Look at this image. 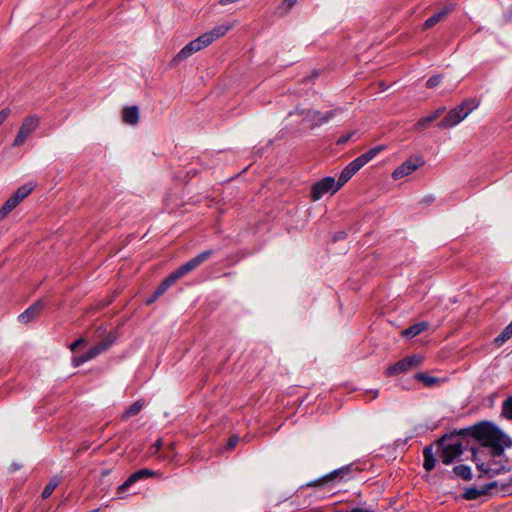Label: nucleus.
<instances>
[{"instance_id": "obj_46", "label": "nucleus", "mask_w": 512, "mask_h": 512, "mask_svg": "<svg viewBox=\"0 0 512 512\" xmlns=\"http://www.w3.org/2000/svg\"><path fill=\"white\" fill-rule=\"evenodd\" d=\"M84 339L83 338H78L77 340H75L71 345H70V349L71 351H75L77 347H79L80 345H82L84 343Z\"/></svg>"}, {"instance_id": "obj_23", "label": "nucleus", "mask_w": 512, "mask_h": 512, "mask_svg": "<svg viewBox=\"0 0 512 512\" xmlns=\"http://www.w3.org/2000/svg\"><path fill=\"white\" fill-rule=\"evenodd\" d=\"M176 281L177 279L174 277L172 273H170L154 290L155 297H160L161 295H163Z\"/></svg>"}, {"instance_id": "obj_32", "label": "nucleus", "mask_w": 512, "mask_h": 512, "mask_svg": "<svg viewBox=\"0 0 512 512\" xmlns=\"http://www.w3.org/2000/svg\"><path fill=\"white\" fill-rule=\"evenodd\" d=\"M354 175H352L347 169H343L340 173L338 180L336 181V189H340L344 186Z\"/></svg>"}, {"instance_id": "obj_52", "label": "nucleus", "mask_w": 512, "mask_h": 512, "mask_svg": "<svg viewBox=\"0 0 512 512\" xmlns=\"http://www.w3.org/2000/svg\"><path fill=\"white\" fill-rule=\"evenodd\" d=\"M18 469H20V465H18V464H16V463H13V464L11 465V470H12V471H16V470H18Z\"/></svg>"}, {"instance_id": "obj_15", "label": "nucleus", "mask_w": 512, "mask_h": 512, "mask_svg": "<svg viewBox=\"0 0 512 512\" xmlns=\"http://www.w3.org/2000/svg\"><path fill=\"white\" fill-rule=\"evenodd\" d=\"M495 485H496V482H489V483L485 484L484 486H482L481 488H475V487L468 488L464 492L463 497L466 500H475L482 495L488 494L492 490L493 486H495Z\"/></svg>"}, {"instance_id": "obj_11", "label": "nucleus", "mask_w": 512, "mask_h": 512, "mask_svg": "<svg viewBox=\"0 0 512 512\" xmlns=\"http://www.w3.org/2000/svg\"><path fill=\"white\" fill-rule=\"evenodd\" d=\"M205 47H207V45H206L205 41L203 40L202 36L200 35L198 38L190 41L187 45H185L176 54L173 61L176 63H179Z\"/></svg>"}, {"instance_id": "obj_50", "label": "nucleus", "mask_w": 512, "mask_h": 512, "mask_svg": "<svg viewBox=\"0 0 512 512\" xmlns=\"http://www.w3.org/2000/svg\"><path fill=\"white\" fill-rule=\"evenodd\" d=\"M159 297H155V291L153 292V294L151 295L150 298L147 299L146 303L147 304H152L153 302H155Z\"/></svg>"}, {"instance_id": "obj_37", "label": "nucleus", "mask_w": 512, "mask_h": 512, "mask_svg": "<svg viewBox=\"0 0 512 512\" xmlns=\"http://www.w3.org/2000/svg\"><path fill=\"white\" fill-rule=\"evenodd\" d=\"M29 136L30 135L26 134L25 129H20L18 134L16 135V137L14 139L13 146H20V145H22Z\"/></svg>"}, {"instance_id": "obj_18", "label": "nucleus", "mask_w": 512, "mask_h": 512, "mask_svg": "<svg viewBox=\"0 0 512 512\" xmlns=\"http://www.w3.org/2000/svg\"><path fill=\"white\" fill-rule=\"evenodd\" d=\"M123 120L129 125H136L139 121V108L136 105L126 106L123 109Z\"/></svg>"}, {"instance_id": "obj_40", "label": "nucleus", "mask_w": 512, "mask_h": 512, "mask_svg": "<svg viewBox=\"0 0 512 512\" xmlns=\"http://www.w3.org/2000/svg\"><path fill=\"white\" fill-rule=\"evenodd\" d=\"M100 353H102V351L100 350V348L98 347V345H94L92 348H90L87 352H86V359H89L92 360L93 358L97 357Z\"/></svg>"}, {"instance_id": "obj_2", "label": "nucleus", "mask_w": 512, "mask_h": 512, "mask_svg": "<svg viewBox=\"0 0 512 512\" xmlns=\"http://www.w3.org/2000/svg\"><path fill=\"white\" fill-rule=\"evenodd\" d=\"M473 461L477 469L489 477H494L511 470L510 460L504 452L501 455L479 457V452L473 451Z\"/></svg>"}, {"instance_id": "obj_43", "label": "nucleus", "mask_w": 512, "mask_h": 512, "mask_svg": "<svg viewBox=\"0 0 512 512\" xmlns=\"http://www.w3.org/2000/svg\"><path fill=\"white\" fill-rule=\"evenodd\" d=\"M239 442V437L237 435H232L228 439V448L233 449Z\"/></svg>"}, {"instance_id": "obj_35", "label": "nucleus", "mask_w": 512, "mask_h": 512, "mask_svg": "<svg viewBox=\"0 0 512 512\" xmlns=\"http://www.w3.org/2000/svg\"><path fill=\"white\" fill-rule=\"evenodd\" d=\"M363 166L364 165L360 159L356 157L345 167V169H347L352 175H355Z\"/></svg>"}, {"instance_id": "obj_33", "label": "nucleus", "mask_w": 512, "mask_h": 512, "mask_svg": "<svg viewBox=\"0 0 512 512\" xmlns=\"http://www.w3.org/2000/svg\"><path fill=\"white\" fill-rule=\"evenodd\" d=\"M136 483L135 480L132 479V474L117 488V495L119 498L123 497V494L126 492V490L132 485Z\"/></svg>"}, {"instance_id": "obj_13", "label": "nucleus", "mask_w": 512, "mask_h": 512, "mask_svg": "<svg viewBox=\"0 0 512 512\" xmlns=\"http://www.w3.org/2000/svg\"><path fill=\"white\" fill-rule=\"evenodd\" d=\"M232 28L231 24H221L215 26L210 31L203 33L201 36L205 41L206 45L209 46L215 40L223 37L230 29Z\"/></svg>"}, {"instance_id": "obj_12", "label": "nucleus", "mask_w": 512, "mask_h": 512, "mask_svg": "<svg viewBox=\"0 0 512 512\" xmlns=\"http://www.w3.org/2000/svg\"><path fill=\"white\" fill-rule=\"evenodd\" d=\"M44 307L45 302L42 299H38L18 316L19 322L24 324L31 322L40 315Z\"/></svg>"}, {"instance_id": "obj_4", "label": "nucleus", "mask_w": 512, "mask_h": 512, "mask_svg": "<svg viewBox=\"0 0 512 512\" xmlns=\"http://www.w3.org/2000/svg\"><path fill=\"white\" fill-rule=\"evenodd\" d=\"M480 101L477 98H465L461 104L451 109L448 114L438 123L440 128H451L459 124L473 110L478 108Z\"/></svg>"}, {"instance_id": "obj_25", "label": "nucleus", "mask_w": 512, "mask_h": 512, "mask_svg": "<svg viewBox=\"0 0 512 512\" xmlns=\"http://www.w3.org/2000/svg\"><path fill=\"white\" fill-rule=\"evenodd\" d=\"M453 472L457 477L462 478L463 480H471L472 479V471H471L470 466H468V465H465V464L456 465L453 468Z\"/></svg>"}, {"instance_id": "obj_42", "label": "nucleus", "mask_w": 512, "mask_h": 512, "mask_svg": "<svg viewBox=\"0 0 512 512\" xmlns=\"http://www.w3.org/2000/svg\"><path fill=\"white\" fill-rule=\"evenodd\" d=\"M354 132H351V133H348V134H345L343 136H341L337 141H336V144L337 145H344L345 143H347L351 137L353 136Z\"/></svg>"}, {"instance_id": "obj_17", "label": "nucleus", "mask_w": 512, "mask_h": 512, "mask_svg": "<svg viewBox=\"0 0 512 512\" xmlns=\"http://www.w3.org/2000/svg\"><path fill=\"white\" fill-rule=\"evenodd\" d=\"M444 110H445V108L441 107V108L436 109L434 112H431L427 116L420 118L416 122V124L414 126V129L415 130L426 129L427 127H429V125L433 121H435L444 112Z\"/></svg>"}, {"instance_id": "obj_54", "label": "nucleus", "mask_w": 512, "mask_h": 512, "mask_svg": "<svg viewBox=\"0 0 512 512\" xmlns=\"http://www.w3.org/2000/svg\"><path fill=\"white\" fill-rule=\"evenodd\" d=\"M90 512H99V510L98 509H93Z\"/></svg>"}, {"instance_id": "obj_24", "label": "nucleus", "mask_w": 512, "mask_h": 512, "mask_svg": "<svg viewBox=\"0 0 512 512\" xmlns=\"http://www.w3.org/2000/svg\"><path fill=\"white\" fill-rule=\"evenodd\" d=\"M158 476H160V473L158 471H155V470H152L149 468H142V469H139V470L135 471L134 473H132V479L135 480L136 482L143 480V479L158 477Z\"/></svg>"}, {"instance_id": "obj_49", "label": "nucleus", "mask_w": 512, "mask_h": 512, "mask_svg": "<svg viewBox=\"0 0 512 512\" xmlns=\"http://www.w3.org/2000/svg\"><path fill=\"white\" fill-rule=\"evenodd\" d=\"M297 2V0H284V4L288 7V8H291L295 5V3Z\"/></svg>"}, {"instance_id": "obj_53", "label": "nucleus", "mask_w": 512, "mask_h": 512, "mask_svg": "<svg viewBox=\"0 0 512 512\" xmlns=\"http://www.w3.org/2000/svg\"><path fill=\"white\" fill-rule=\"evenodd\" d=\"M378 396V390H375L374 391V398H376Z\"/></svg>"}, {"instance_id": "obj_30", "label": "nucleus", "mask_w": 512, "mask_h": 512, "mask_svg": "<svg viewBox=\"0 0 512 512\" xmlns=\"http://www.w3.org/2000/svg\"><path fill=\"white\" fill-rule=\"evenodd\" d=\"M415 379L422 382L427 387H432L439 382V379L425 373H417Z\"/></svg>"}, {"instance_id": "obj_5", "label": "nucleus", "mask_w": 512, "mask_h": 512, "mask_svg": "<svg viewBox=\"0 0 512 512\" xmlns=\"http://www.w3.org/2000/svg\"><path fill=\"white\" fill-rule=\"evenodd\" d=\"M33 188L28 184L20 186L0 208V221L13 211L33 191Z\"/></svg>"}, {"instance_id": "obj_7", "label": "nucleus", "mask_w": 512, "mask_h": 512, "mask_svg": "<svg viewBox=\"0 0 512 512\" xmlns=\"http://www.w3.org/2000/svg\"><path fill=\"white\" fill-rule=\"evenodd\" d=\"M296 111L299 114L304 116L303 117L304 121H310L312 123L311 124L312 128L321 126V125L329 122L331 119H333L336 116V114L338 112H340L339 109L329 110V111L322 113L320 111L311 110V109L299 111L298 108L296 109Z\"/></svg>"}, {"instance_id": "obj_6", "label": "nucleus", "mask_w": 512, "mask_h": 512, "mask_svg": "<svg viewBox=\"0 0 512 512\" xmlns=\"http://www.w3.org/2000/svg\"><path fill=\"white\" fill-rule=\"evenodd\" d=\"M213 249L205 250L189 261L185 262L181 266H179L175 271L172 272L174 277L178 280L181 277L185 276L186 274L190 273L191 271L195 270L198 266H200L203 262H205L207 259H209L214 254Z\"/></svg>"}, {"instance_id": "obj_29", "label": "nucleus", "mask_w": 512, "mask_h": 512, "mask_svg": "<svg viewBox=\"0 0 512 512\" xmlns=\"http://www.w3.org/2000/svg\"><path fill=\"white\" fill-rule=\"evenodd\" d=\"M60 480L57 476L53 477L48 484L44 487L42 491V498L46 499L51 496V494L54 492L56 487L59 485Z\"/></svg>"}, {"instance_id": "obj_3", "label": "nucleus", "mask_w": 512, "mask_h": 512, "mask_svg": "<svg viewBox=\"0 0 512 512\" xmlns=\"http://www.w3.org/2000/svg\"><path fill=\"white\" fill-rule=\"evenodd\" d=\"M460 436L465 437V435L460 433V430L454 431L450 434H444L437 441L438 445L441 447L439 457L444 464H451L463 453V443L460 440Z\"/></svg>"}, {"instance_id": "obj_16", "label": "nucleus", "mask_w": 512, "mask_h": 512, "mask_svg": "<svg viewBox=\"0 0 512 512\" xmlns=\"http://www.w3.org/2000/svg\"><path fill=\"white\" fill-rule=\"evenodd\" d=\"M453 10L452 6H445L440 11L430 16L423 24V29L427 30L435 26Z\"/></svg>"}, {"instance_id": "obj_31", "label": "nucleus", "mask_w": 512, "mask_h": 512, "mask_svg": "<svg viewBox=\"0 0 512 512\" xmlns=\"http://www.w3.org/2000/svg\"><path fill=\"white\" fill-rule=\"evenodd\" d=\"M115 336L108 334L104 339L97 343L98 347L102 352L108 350L115 343Z\"/></svg>"}, {"instance_id": "obj_28", "label": "nucleus", "mask_w": 512, "mask_h": 512, "mask_svg": "<svg viewBox=\"0 0 512 512\" xmlns=\"http://www.w3.org/2000/svg\"><path fill=\"white\" fill-rule=\"evenodd\" d=\"M39 125V119L36 116H30L25 119L20 129H25L26 134L30 135Z\"/></svg>"}, {"instance_id": "obj_34", "label": "nucleus", "mask_w": 512, "mask_h": 512, "mask_svg": "<svg viewBox=\"0 0 512 512\" xmlns=\"http://www.w3.org/2000/svg\"><path fill=\"white\" fill-rule=\"evenodd\" d=\"M136 483L135 480L132 479V474L117 488V495L119 498L123 497V494L126 492V490L132 485Z\"/></svg>"}, {"instance_id": "obj_20", "label": "nucleus", "mask_w": 512, "mask_h": 512, "mask_svg": "<svg viewBox=\"0 0 512 512\" xmlns=\"http://www.w3.org/2000/svg\"><path fill=\"white\" fill-rule=\"evenodd\" d=\"M496 485L493 486L492 490H495L494 494L506 496L512 495V477L507 481H495Z\"/></svg>"}, {"instance_id": "obj_51", "label": "nucleus", "mask_w": 512, "mask_h": 512, "mask_svg": "<svg viewBox=\"0 0 512 512\" xmlns=\"http://www.w3.org/2000/svg\"><path fill=\"white\" fill-rule=\"evenodd\" d=\"M505 329L510 333L512 336V321L505 327Z\"/></svg>"}, {"instance_id": "obj_47", "label": "nucleus", "mask_w": 512, "mask_h": 512, "mask_svg": "<svg viewBox=\"0 0 512 512\" xmlns=\"http://www.w3.org/2000/svg\"><path fill=\"white\" fill-rule=\"evenodd\" d=\"M346 237H347V233L345 231H340V232H337L333 236V241H339V240L345 239Z\"/></svg>"}, {"instance_id": "obj_9", "label": "nucleus", "mask_w": 512, "mask_h": 512, "mask_svg": "<svg viewBox=\"0 0 512 512\" xmlns=\"http://www.w3.org/2000/svg\"><path fill=\"white\" fill-rule=\"evenodd\" d=\"M425 164L423 157L416 156L411 157L404 161L401 165H399L392 173V177L394 180L402 179L413 173L418 168L422 167Z\"/></svg>"}, {"instance_id": "obj_55", "label": "nucleus", "mask_w": 512, "mask_h": 512, "mask_svg": "<svg viewBox=\"0 0 512 512\" xmlns=\"http://www.w3.org/2000/svg\"><path fill=\"white\" fill-rule=\"evenodd\" d=\"M318 75L317 72H314V74L312 75V77H316Z\"/></svg>"}, {"instance_id": "obj_48", "label": "nucleus", "mask_w": 512, "mask_h": 512, "mask_svg": "<svg viewBox=\"0 0 512 512\" xmlns=\"http://www.w3.org/2000/svg\"><path fill=\"white\" fill-rule=\"evenodd\" d=\"M434 200H435V197L430 194V195H426L425 197H423V199L421 200V203L429 205V204L433 203Z\"/></svg>"}, {"instance_id": "obj_21", "label": "nucleus", "mask_w": 512, "mask_h": 512, "mask_svg": "<svg viewBox=\"0 0 512 512\" xmlns=\"http://www.w3.org/2000/svg\"><path fill=\"white\" fill-rule=\"evenodd\" d=\"M423 467L426 471H432L435 468L436 459L434 457L432 446H426L423 449Z\"/></svg>"}, {"instance_id": "obj_26", "label": "nucleus", "mask_w": 512, "mask_h": 512, "mask_svg": "<svg viewBox=\"0 0 512 512\" xmlns=\"http://www.w3.org/2000/svg\"><path fill=\"white\" fill-rule=\"evenodd\" d=\"M340 483L348 482L355 478V471L353 470V464L344 465L339 468Z\"/></svg>"}, {"instance_id": "obj_39", "label": "nucleus", "mask_w": 512, "mask_h": 512, "mask_svg": "<svg viewBox=\"0 0 512 512\" xmlns=\"http://www.w3.org/2000/svg\"><path fill=\"white\" fill-rule=\"evenodd\" d=\"M441 80H442V76L441 75H434V76L430 77L427 80L426 86L428 88H434V87L438 86L441 83Z\"/></svg>"}, {"instance_id": "obj_10", "label": "nucleus", "mask_w": 512, "mask_h": 512, "mask_svg": "<svg viewBox=\"0 0 512 512\" xmlns=\"http://www.w3.org/2000/svg\"><path fill=\"white\" fill-rule=\"evenodd\" d=\"M421 361V357L417 355L405 357L396 362L395 364L389 366L385 371V375L388 377L399 375L401 373L408 371L412 367L420 365Z\"/></svg>"}, {"instance_id": "obj_36", "label": "nucleus", "mask_w": 512, "mask_h": 512, "mask_svg": "<svg viewBox=\"0 0 512 512\" xmlns=\"http://www.w3.org/2000/svg\"><path fill=\"white\" fill-rule=\"evenodd\" d=\"M503 414L509 420H512V396H509L502 405Z\"/></svg>"}, {"instance_id": "obj_27", "label": "nucleus", "mask_w": 512, "mask_h": 512, "mask_svg": "<svg viewBox=\"0 0 512 512\" xmlns=\"http://www.w3.org/2000/svg\"><path fill=\"white\" fill-rule=\"evenodd\" d=\"M143 407H144V401L137 400L136 402H134L133 404H131L130 406L127 407V409L125 410V412L123 414V418L125 419V418H129V417L139 414L141 412V410L143 409Z\"/></svg>"}, {"instance_id": "obj_45", "label": "nucleus", "mask_w": 512, "mask_h": 512, "mask_svg": "<svg viewBox=\"0 0 512 512\" xmlns=\"http://www.w3.org/2000/svg\"><path fill=\"white\" fill-rule=\"evenodd\" d=\"M10 114V110L8 108H5L0 111V126L3 124V122L7 119V117Z\"/></svg>"}, {"instance_id": "obj_8", "label": "nucleus", "mask_w": 512, "mask_h": 512, "mask_svg": "<svg viewBox=\"0 0 512 512\" xmlns=\"http://www.w3.org/2000/svg\"><path fill=\"white\" fill-rule=\"evenodd\" d=\"M336 187L335 179L332 176H326L312 185L311 198L313 201H318L327 193L334 194L339 190Z\"/></svg>"}, {"instance_id": "obj_1", "label": "nucleus", "mask_w": 512, "mask_h": 512, "mask_svg": "<svg viewBox=\"0 0 512 512\" xmlns=\"http://www.w3.org/2000/svg\"><path fill=\"white\" fill-rule=\"evenodd\" d=\"M465 436H471L479 442L477 449L479 457L487 455H501L506 448L512 447V439L491 422L484 421L471 427L460 430Z\"/></svg>"}, {"instance_id": "obj_38", "label": "nucleus", "mask_w": 512, "mask_h": 512, "mask_svg": "<svg viewBox=\"0 0 512 512\" xmlns=\"http://www.w3.org/2000/svg\"><path fill=\"white\" fill-rule=\"evenodd\" d=\"M512 336L510 333L504 328V330L494 339V342L497 345H502L504 342L509 340Z\"/></svg>"}, {"instance_id": "obj_14", "label": "nucleus", "mask_w": 512, "mask_h": 512, "mask_svg": "<svg viewBox=\"0 0 512 512\" xmlns=\"http://www.w3.org/2000/svg\"><path fill=\"white\" fill-rule=\"evenodd\" d=\"M340 474L341 473L339 472V468L335 469L316 480H312V481L306 483L305 485H302L301 488L323 486L325 484L332 483L335 481L340 483Z\"/></svg>"}, {"instance_id": "obj_22", "label": "nucleus", "mask_w": 512, "mask_h": 512, "mask_svg": "<svg viewBox=\"0 0 512 512\" xmlns=\"http://www.w3.org/2000/svg\"><path fill=\"white\" fill-rule=\"evenodd\" d=\"M385 149L384 145H378L366 151L365 153L358 156L363 165H366L372 159H374L380 152Z\"/></svg>"}, {"instance_id": "obj_44", "label": "nucleus", "mask_w": 512, "mask_h": 512, "mask_svg": "<svg viewBox=\"0 0 512 512\" xmlns=\"http://www.w3.org/2000/svg\"><path fill=\"white\" fill-rule=\"evenodd\" d=\"M163 443H162V439L159 438L154 444L153 446L151 447V453H157L161 447H162Z\"/></svg>"}, {"instance_id": "obj_19", "label": "nucleus", "mask_w": 512, "mask_h": 512, "mask_svg": "<svg viewBox=\"0 0 512 512\" xmlns=\"http://www.w3.org/2000/svg\"><path fill=\"white\" fill-rule=\"evenodd\" d=\"M428 327H429V323L426 321L415 323V324L409 326L407 329H405L402 332V335L406 338H413V337L421 334L425 330H427Z\"/></svg>"}, {"instance_id": "obj_41", "label": "nucleus", "mask_w": 512, "mask_h": 512, "mask_svg": "<svg viewBox=\"0 0 512 512\" xmlns=\"http://www.w3.org/2000/svg\"><path fill=\"white\" fill-rule=\"evenodd\" d=\"M87 361H89V359H86V353L79 355V356H75L72 359V363L75 367H78Z\"/></svg>"}]
</instances>
